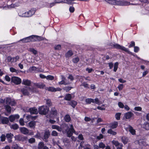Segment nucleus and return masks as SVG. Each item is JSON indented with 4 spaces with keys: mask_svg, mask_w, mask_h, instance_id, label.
I'll use <instances>...</instances> for the list:
<instances>
[{
    "mask_svg": "<svg viewBox=\"0 0 149 149\" xmlns=\"http://www.w3.org/2000/svg\"><path fill=\"white\" fill-rule=\"evenodd\" d=\"M109 45L111 46L112 48L116 49H117L125 51L129 54L132 56H134V54L130 51L128 49L123 46L120 45L118 43L111 42L109 43Z\"/></svg>",
    "mask_w": 149,
    "mask_h": 149,
    "instance_id": "obj_1",
    "label": "nucleus"
},
{
    "mask_svg": "<svg viewBox=\"0 0 149 149\" xmlns=\"http://www.w3.org/2000/svg\"><path fill=\"white\" fill-rule=\"evenodd\" d=\"M38 113L42 115H47L49 111V108L47 105H42L38 108Z\"/></svg>",
    "mask_w": 149,
    "mask_h": 149,
    "instance_id": "obj_2",
    "label": "nucleus"
},
{
    "mask_svg": "<svg viewBox=\"0 0 149 149\" xmlns=\"http://www.w3.org/2000/svg\"><path fill=\"white\" fill-rule=\"evenodd\" d=\"M36 10L34 8H31L28 11L22 14V16L26 17H31L36 12Z\"/></svg>",
    "mask_w": 149,
    "mask_h": 149,
    "instance_id": "obj_3",
    "label": "nucleus"
},
{
    "mask_svg": "<svg viewBox=\"0 0 149 149\" xmlns=\"http://www.w3.org/2000/svg\"><path fill=\"white\" fill-rule=\"evenodd\" d=\"M11 81L12 82L16 85L19 84L22 82V80L20 78L16 76L12 77L11 78Z\"/></svg>",
    "mask_w": 149,
    "mask_h": 149,
    "instance_id": "obj_4",
    "label": "nucleus"
},
{
    "mask_svg": "<svg viewBox=\"0 0 149 149\" xmlns=\"http://www.w3.org/2000/svg\"><path fill=\"white\" fill-rule=\"evenodd\" d=\"M50 135V132L48 130L45 131L42 140L45 142H47L48 141V139Z\"/></svg>",
    "mask_w": 149,
    "mask_h": 149,
    "instance_id": "obj_5",
    "label": "nucleus"
},
{
    "mask_svg": "<svg viewBox=\"0 0 149 149\" xmlns=\"http://www.w3.org/2000/svg\"><path fill=\"white\" fill-rule=\"evenodd\" d=\"M19 118L18 114L12 115L9 116L8 119L9 121L11 122H13L15 120H17Z\"/></svg>",
    "mask_w": 149,
    "mask_h": 149,
    "instance_id": "obj_6",
    "label": "nucleus"
},
{
    "mask_svg": "<svg viewBox=\"0 0 149 149\" xmlns=\"http://www.w3.org/2000/svg\"><path fill=\"white\" fill-rule=\"evenodd\" d=\"M37 69L38 68L34 66H33L29 68V71L30 72L32 73H36L38 72H41V71L38 69L37 70Z\"/></svg>",
    "mask_w": 149,
    "mask_h": 149,
    "instance_id": "obj_7",
    "label": "nucleus"
},
{
    "mask_svg": "<svg viewBox=\"0 0 149 149\" xmlns=\"http://www.w3.org/2000/svg\"><path fill=\"white\" fill-rule=\"evenodd\" d=\"M34 85L37 88L41 89H43L46 86L45 84L42 82L34 83Z\"/></svg>",
    "mask_w": 149,
    "mask_h": 149,
    "instance_id": "obj_8",
    "label": "nucleus"
},
{
    "mask_svg": "<svg viewBox=\"0 0 149 149\" xmlns=\"http://www.w3.org/2000/svg\"><path fill=\"white\" fill-rule=\"evenodd\" d=\"M29 111L31 114H37L38 113V110L35 107H31L29 108Z\"/></svg>",
    "mask_w": 149,
    "mask_h": 149,
    "instance_id": "obj_9",
    "label": "nucleus"
},
{
    "mask_svg": "<svg viewBox=\"0 0 149 149\" xmlns=\"http://www.w3.org/2000/svg\"><path fill=\"white\" fill-rule=\"evenodd\" d=\"M0 121L3 124H7L9 123V120L8 118L7 117L1 116Z\"/></svg>",
    "mask_w": 149,
    "mask_h": 149,
    "instance_id": "obj_10",
    "label": "nucleus"
},
{
    "mask_svg": "<svg viewBox=\"0 0 149 149\" xmlns=\"http://www.w3.org/2000/svg\"><path fill=\"white\" fill-rule=\"evenodd\" d=\"M50 113L51 115H52L54 116H57L58 112L57 109L55 107H52L50 111Z\"/></svg>",
    "mask_w": 149,
    "mask_h": 149,
    "instance_id": "obj_11",
    "label": "nucleus"
},
{
    "mask_svg": "<svg viewBox=\"0 0 149 149\" xmlns=\"http://www.w3.org/2000/svg\"><path fill=\"white\" fill-rule=\"evenodd\" d=\"M29 88L25 87L23 88L21 90V92L24 95H28L29 94Z\"/></svg>",
    "mask_w": 149,
    "mask_h": 149,
    "instance_id": "obj_12",
    "label": "nucleus"
},
{
    "mask_svg": "<svg viewBox=\"0 0 149 149\" xmlns=\"http://www.w3.org/2000/svg\"><path fill=\"white\" fill-rule=\"evenodd\" d=\"M19 130L21 132L24 134H29V130L26 127H21L20 128Z\"/></svg>",
    "mask_w": 149,
    "mask_h": 149,
    "instance_id": "obj_13",
    "label": "nucleus"
},
{
    "mask_svg": "<svg viewBox=\"0 0 149 149\" xmlns=\"http://www.w3.org/2000/svg\"><path fill=\"white\" fill-rule=\"evenodd\" d=\"M6 136L9 142L11 143L12 141V139L13 136V134L11 133H7L6 134Z\"/></svg>",
    "mask_w": 149,
    "mask_h": 149,
    "instance_id": "obj_14",
    "label": "nucleus"
},
{
    "mask_svg": "<svg viewBox=\"0 0 149 149\" xmlns=\"http://www.w3.org/2000/svg\"><path fill=\"white\" fill-rule=\"evenodd\" d=\"M134 114L131 112H128L124 114V116L126 119L130 118Z\"/></svg>",
    "mask_w": 149,
    "mask_h": 149,
    "instance_id": "obj_15",
    "label": "nucleus"
},
{
    "mask_svg": "<svg viewBox=\"0 0 149 149\" xmlns=\"http://www.w3.org/2000/svg\"><path fill=\"white\" fill-rule=\"evenodd\" d=\"M118 126V123L116 121L110 123L109 127L111 129H114L117 127Z\"/></svg>",
    "mask_w": 149,
    "mask_h": 149,
    "instance_id": "obj_16",
    "label": "nucleus"
},
{
    "mask_svg": "<svg viewBox=\"0 0 149 149\" xmlns=\"http://www.w3.org/2000/svg\"><path fill=\"white\" fill-rule=\"evenodd\" d=\"M77 104V102L74 100H72L68 102V104L71 106L73 108H75Z\"/></svg>",
    "mask_w": 149,
    "mask_h": 149,
    "instance_id": "obj_17",
    "label": "nucleus"
},
{
    "mask_svg": "<svg viewBox=\"0 0 149 149\" xmlns=\"http://www.w3.org/2000/svg\"><path fill=\"white\" fill-rule=\"evenodd\" d=\"M73 54V53L72 50H70L65 54V56L66 58H69L71 57Z\"/></svg>",
    "mask_w": 149,
    "mask_h": 149,
    "instance_id": "obj_18",
    "label": "nucleus"
},
{
    "mask_svg": "<svg viewBox=\"0 0 149 149\" xmlns=\"http://www.w3.org/2000/svg\"><path fill=\"white\" fill-rule=\"evenodd\" d=\"M44 100L45 101L47 107H50L52 105V103L51 101V100L50 99H45Z\"/></svg>",
    "mask_w": 149,
    "mask_h": 149,
    "instance_id": "obj_19",
    "label": "nucleus"
},
{
    "mask_svg": "<svg viewBox=\"0 0 149 149\" xmlns=\"http://www.w3.org/2000/svg\"><path fill=\"white\" fill-rule=\"evenodd\" d=\"M121 141L125 145L127 143L128 141V139L127 137L125 136H123L122 137Z\"/></svg>",
    "mask_w": 149,
    "mask_h": 149,
    "instance_id": "obj_20",
    "label": "nucleus"
},
{
    "mask_svg": "<svg viewBox=\"0 0 149 149\" xmlns=\"http://www.w3.org/2000/svg\"><path fill=\"white\" fill-rule=\"evenodd\" d=\"M72 98V96L71 94H66L64 98V100L66 101H70Z\"/></svg>",
    "mask_w": 149,
    "mask_h": 149,
    "instance_id": "obj_21",
    "label": "nucleus"
},
{
    "mask_svg": "<svg viewBox=\"0 0 149 149\" xmlns=\"http://www.w3.org/2000/svg\"><path fill=\"white\" fill-rule=\"evenodd\" d=\"M36 121L32 120L29 123V125L30 128H35L36 125Z\"/></svg>",
    "mask_w": 149,
    "mask_h": 149,
    "instance_id": "obj_22",
    "label": "nucleus"
},
{
    "mask_svg": "<svg viewBox=\"0 0 149 149\" xmlns=\"http://www.w3.org/2000/svg\"><path fill=\"white\" fill-rule=\"evenodd\" d=\"M36 41H40L44 40H47V39L45 38L41 37V36H38L36 35Z\"/></svg>",
    "mask_w": 149,
    "mask_h": 149,
    "instance_id": "obj_23",
    "label": "nucleus"
},
{
    "mask_svg": "<svg viewBox=\"0 0 149 149\" xmlns=\"http://www.w3.org/2000/svg\"><path fill=\"white\" fill-rule=\"evenodd\" d=\"M4 107L7 112L8 113H10L11 110V107L8 104L5 105Z\"/></svg>",
    "mask_w": 149,
    "mask_h": 149,
    "instance_id": "obj_24",
    "label": "nucleus"
},
{
    "mask_svg": "<svg viewBox=\"0 0 149 149\" xmlns=\"http://www.w3.org/2000/svg\"><path fill=\"white\" fill-rule=\"evenodd\" d=\"M129 131L130 133L133 135L136 134V131L133 129V127L130 125L129 126Z\"/></svg>",
    "mask_w": 149,
    "mask_h": 149,
    "instance_id": "obj_25",
    "label": "nucleus"
},
{
    "mask_svg": "<svg viewBox=\"0 0 149 149\" xmlns=\"http://www.w3.org/2000/svg\"><path fill=\"white\" fill-rule=\"evenodd\" d=\"M64 120L66 122H69L71 120V118L70 116L68 114H66L64 117Z\"/></svg>",
    "mask_w": 149,
    "mask_h": 149,
    "instance_id": "obj_26",
    "label": "nucleus"
},
{
    "mask_svg": "<svg viewBox=\"0 0 149 149\" xmlns=\"http://www.w3.org/2000/svg\"><path fill=\"white\" fill-rule=\"evenodd\" d=\"M22 84L28 86H29L31 84V82L28 80H23L22 81Z\"/></svg>",
    "mask_w": 149,
    "mask_h": 149,
    "instance_id": "obj_27",
    "label": "nucleus"
},
{
    "mask_svg": "<svg viewBox=\"0 0 149 149\" xmlns=\"http://www.w3.org/2000/svg\"><path fill=\"white\" fill-rule=\"evenodd\" d=\"M45 146V144L42 142H40L39 143L38 147V149H42Z\"/></svg>",
    "mask_w": 149,
    "mask_h": 149,
    "instance_id": "obj_28",
    "label": "nucleus"
},
{
    "mask_svg": "<svg viewBox=\"0 0 149 149\" xmlns=\"http://www.w3.org/2000/svg\"><path fill=\"white\" fill-rule=\"evenodd\" d=\"M143 128L146 130H149V123L146 122L143 124Z\"/></svg>",
    "mask_w": 149,
    "mask_h": 149,
    "instance_id": "obj_29",
    "label": "nucleus"
},
{
    "mask_svg": "<svg viewBox=\"0 0 149 149\" xmlns=\"http://www.w3.org/2000/svg\"><path fill=\"white\" fill-rule=\"evenodd\" d=\"M23 42H30L29 36L24 38L20 40Z\"/></svg>",
    "mask_w": 149,
    "mask_h": 149,
    "instance_id": "obj_30",
    "label": "nucleus"
},
{
    "mask_svg": "<svg viewBox=\"0 0 149 149\" xmlns=\"http://www.w3.org/2000/svg\"><path fill=\"white\" fill-rule=\"evenodd\" d=\"M30 42L36 41V35H32L29 36Z\"/></svg>",
    "mask_w": 149,
    "mask_h": 149,
    "instance_id": "obj_31",
    "label": "nucleus"
},
{
    "mask_svg": "<svg viewBox=\"0 0 149 149\" xmlns=\"http://www.w3.org/2000/svg\"><path fill=\"white\" fill-rule=\"evenodd\" d=\"M85 102L87 104H90L91 102L94 103V99L92 98H87L85 100Z\"/></svg>",
    "mask_w": 149,
    "mask_h": 149,
    "instance_id": "obj_32",
    "label": "nucleus"
},
{
    "mask_svg": "<svg viewBox=\"0 0 149 149\" xmlns=\"http://www.w3.org/2000/svg\"><path fill=\"white\" fill-rule=\"evenodd\" d=\"M113 144L116 147L120 145L121 143H120L117 141L113 140L112 141Z\"/></svg>",
    "mask_w": 149,
    "mask_h": 149,
    "instance_id": "obj_33",
    "label": "nucleus"
},
{
    "mask_svg": "<svg viewBox=\"0 0 149 149\" xmlns=\"http://www.w3.org/2000/svg\"><path fill=\"white\" fill-rule=\"evenodd\" d=\"M119 63L118 62H116L114 64L113 71L114 72H116L118 68Z\"/></svg>",
    "mask_w": 149,
    "mask_h": 149,
    "instance_id": "obj_34",
    "label": "nucleus"
},
{
    "mask_svg": "<svg viewBox=\"0 0 149 149\" xmlns=\"http://www.w3.org/2000/svg\"><path fill=\"white\" fill-rule=\"evenodd\" d=\"M10 127L11 129L14 130H16L19 128V127L17 124L15 123L12 125L10 126Z\"/></svg>",
    "mask_w": 149,
    "mask_h": 149,
    "instance_id": "obj_35",
    "label": "nucleus"
},
{
    "mask_svg": "<svg viewBox=\"0 0 149 149\" xmlns=\"http://www.w3.org/2000/svg\"><path fill=\"white\" fill-rule=\"evenodd\" d=\"M112 129H110L108 130L107 133L112 135H115L116 134L117 132L113 131Z\"/></svg>",
    "mask_w": 149,
    "mask_h": 149,
    "instance_id": "obj_36",
    "label": "nucleus"
},
{
    "mask_svg": "<svg viewBox=\"0 0 149 149\" xmlns=\"http://www.w3.org/2000/svg\"><path fill=\"white\" fill-rule=\"evenodd\" d=\"M29 51L31 52H32L34 55H36L38 53L37 51L33 48H30L29 49Z\"/></svg>",
    "mask_w": 149,
    "mask_h": 149,
    "instance_id": "obj_37",
    "label": "nucleus"
},
{
    "mask_svg": "<svg viewBox=\"0 0 149 149\" xmlns=\"http://www.w3.org/2000/svg\"><path fill=\"white\" fill-rule=\"evenodd\" d=\"M121 115V113H116L115 115L116 119L117 120H119L120 119V117Z\"/></svg>",
    "mask_w": 149,
    "mask_h": 149,
    "instance_id": "obj_38",
    "label": "nucleus"
},
{
    "mask_svg": "<svg viewBox=\"0 0 149 149\" xmlns=\"http://www.w3.org/2000/svg\"><path fill=\"white\" fill-rule=\"evenodd\" d=\"M46 79L49 80H53L54 79V77L52 75H49L47 76Z\"/></svg>",
    "mask_w": 149,
    "mask_h": 149,
    "instance_id": "obj_39",
    "label": "nucleus"
},
{
    "mask_svg": "<svg viewBox=\"0 0 149 149\" xmlns=\"http://www.w3.org/2000/svg\"><path fill=\"white\" fill-rule=\"evenodd\" d=\"M79 61V58L78 57L73 58L72 60L73 62L74 63H77Z\"/></svg>",
    "mask_w": 149,
    "mask_h": 149,
    "instance_id": "obj_40",
    "label": "nucleus"
},
{
    "mask_svg": "<svg viewBox=\"0 0 149 149\" xmlns=\"http://www.w3.org/2000/svg\"><path fill=\"white\" fill-rule=\"evenodd\" d=\"M72 88H73L71 86H65L63 88V89L64 90L67 92L70 91Z\"/></svg>",
    "mask_w": 149,
    "mask_h": 149,
    "instance_id": "obj_41",
    "label": "nucleus"
},
{
    "mask_svg": "<svg viewBox=\"0 0 149 149\" xmlns=\"http://www.w3.org/2000/svg\"><path fill=\"white\" fill-rule=\"evenodd\" d=\"M48 90L51 92H56V88L53 87H49L48 88Z\"/></svg>",
    "mask_w": 149,
    "mask_h": 149,
    "instance_id": "obj_42",
    "label": "nucleus"
},
{
    "mask_svg": "<svg viewBox=\"0 0 149 149\" xmlns=\"http://www.w3.org/2000/svg\"><path fill=\"white\" fill-rule=\"evenodd\" d=\"M19 146L16 143H13L12 146V149H18Z\"/></svg>",
    "mask_w": 149,
    "mask_h": 149,
    "instance_id": "obj_43",
    "label": "nucleus"
},
{
    "mask_svg": "<svg viewBox=\"0 0 149 149\" xmlns=\"http://www.w3.org/2000/svg\"><path fill=\"white\" fill-rule=\"evenodd\" d=\"M11 101V100L10 97H7L6 98V99L5 100V102L7 104L9 105Z\"/></svg>",
    "mask_w": 149,
    "mask_h": 149,
    "instance_id": "obj_44",
    "label": "nucleus"
},
{
    "mask_svg": "<svg viewBox=\"0 0 149 149\" xmlns=\"http://www.w3.org/2000/svg\"><path fill=\"white\" fill-rule=\"evenodd\" d=\"M68 131H70L72 132H75V131L74 129V127L72 124L70 125V128L69 129Z\"/></svg>",
    "mask_w": 149,
    "mask_h": 149,
    "instance_id": "obj_45",
    "label": "nucleus"
},
{
    "mask_svg": "<svg viewBox=\"0 0 149 149\" xmlns=\"http://www.w3.org/2000/svg\"><path fill=\"white\" fill-rule=\"evenodd\" d=\"M99 146L100 148H104L106 147L105 144L102 142H101L99 143Z\"/></svg>",
    "mask_w": 149,
    "mask_h": 149,
    "instance_id": "obj_46",
    "label": "nucleus"
},
{
    "mask_svg": "<svg viewBox=\"0 0 149 149\" xmlns=\"http://www.w3.org/2000/svg\"><path fill=\"white\" fill-rule=\"evenodd\" d=\"M6 136L4 134H2L0 137L1 141L3 142L5 141L6 138Z\"/></svg>",
    "mask_w": 149,
    "mask_h": 149,
    "instance_id": "obj_47",
    "label": "nucleus"
},
{
    "mask_svg": "<svg viewBox=\"0 0 149 149\" xmlns=\"http://www.w3.org/2000/svg\"><path fill=\"white\" fill-rule=\"evenodd\" d=\"M61 48V45L58 44L54 47V49L55 50H60Z\"/></svg>",
    "mask_w": 149,
    "mask_h": 149,
    "instance_id": "obj_48",
    "label": "nucleus"
},
{
    "mask_svg": "<svg viewBox=\"0 0 149 149\" xmlns=\"http://www.w3.org/2000/svg\"><path fill=\"white\" fill-rule=\"evenodd\" d=\"M100 101L98 99V98H96L95 99H94V102L93 103L98 105H100Z\"/></svg>",
    "mask_w": 149,
    "mask_h": 149,
    "instance_id": "obj_49",
    "label": "nucleus"
},
{
    "mask_svg": "<svg viewBox=\"0 0 149 149\" xmlns=\"http://www.w3.org/2000/svg\"><path fill=\"white\" fill-rule=\"evenodd\" d=\"M135 45V42L133 41H132L130 42V43L128 46V47L129 48H131L132 47H134Z\"/></svg>",
    "mask_w": 149,
    "mask_h": 149,
    "instance_id": "obj_50",
    "label": "nucleus"
},
{
    "mask_svg": "<svg viewBox=\"0 0 149 149\" xmlns=\"http://www.w3.org/2000/svg\"><path fill=\"white\" fill-rule=\"evenodd\" d=\"M10 71L11 72H15L17 73H18V72H19L18 70H17L15 68L13 67L10 68Z\"/></svg>",
    "mask_w": 149,
    "mask_h": 149,
    "instance_id": "obj_51",
    "label": "nucleus"
},
{
    "mask_svg": "<svg viewBox=\"0 0 149 149\" xmlns=\"http://www.w3.org/2000/svg\"><path fill=\"white\" fill-rule=\"evenodd\" d=\"M73 133L74 132H72L70 131H68L67 132V136L69 137H70L72 136Z\"/></svg>",
    "mask_w": 149,
    "mask_h": 149,
    "instance_id": "obj_52",
    "label": "nucleus"
},
{
    "mask_svg": "<svg viewBox=\"0 0 149 149\" xmlns=\"http://www.w3.org/2000/svg\"><path fill=\"white\" fill-rule=\"evenodd\" d=\"M58 3V2L55 1V2L51 3H50L49 4V6H48L49 8H51L52 6L55 5L56 3Z\"/></svg>",
    "mask_w": 149,
    "mask_h": 149,
    "instance_id": "obj_53",
    "label": "nucleus"
},
{
    "mask_svg": "<svg viewBox=\"0 0 149 149\" xmlns=\"http://www.w3.org/2000/svg\"><path fill=\"white\" fill-rule=\"evenodd\" d=\"M35 142V139L33 138H30L29 140V142L31 143H33Z\"/></svg>",
    "mask_w": 149,
    "mask_h": 149,
    "instance_id": "obj_54",
    "label": "nucleus"
},
{
    "mask_svg": "<svg viewBox=\"0 0 149 149\" xmlns=\"http://www.w3.org/2000/svg\"><path fill=\"white\" fill-rule=\"evenodd\" d=\"M51 135L53 136H58V133L55 130H53L52 132Z\"/></svg>",
    "mask_w": 149,
    "mask_h": 149,
    "instance_id": "obj_55",
    "label": "nucleus"
},
{
    "mask_svg": "<svg viewBox=\"0 0 149 149\" xmlns=\"http://www.w3.org/2000/svg\"><path fill=\"white\" fill-rule=\"evenodd\" d=\"M16 104V102L14 100H11L9 105H10L11 106H15Z\"/></svg>",
    "mask_w": 149,
    "mask_h": 149,
    "instance_id": "obj_56",
    "label": "nucleus"
},
{
    "mask_svg": "<svg viewBox=\"0 0 149 149\" xmlns=\"http://www.w3.org/2000/svg\"><path fill=\"white\" fill-rule=\"evenodd\" d=\"M80 86H83L84 87V88H89L88 87V84L86 83L85 82H83L80 85Z\"/></svg>",
    "mask_w": 149,
    "mask_h": 149,
    "instance_id": "obj_57",
    "label": "nucleus"
},
{
    "mask_svg": "<svg viewBox=\"0 0 149 149\" xmlns=\"http://www.w3.org/2000/svg\"><path fill=\"white\" fill-rule=\"evenodd\" d=\"M20 140L23 141H26L27 139V137L26 136H23L20 137Z\"/></svg>",
    "mask_w": 149,
    "mask_h": 149,
    "instance_id": "obj_58",
    "label": "nucleus"
},
{
    "mask_svg": "<svg viewBox=\"0 0 149 149\" xmlns=\"http://www.w3.org/2000/svg\"><path fill=\"white\" fill-rule=\"evenodd\" d=\"M142 109L141 107H136L134 108V110L135 111H141Z\"/></svg>",
    "mask_w": 149,
    "mask_h": 149,
    "instance_id": "obj_59",
    "label": "nucleus"
},
{
    "mask_svg": "<svg viewBox=\"0 0 149 149\" xmlns=\"http://www.w3.org/2000/svg\"><path fill=\"white\" fill-rule=\"evenodd\" d=\"M19 123L22 126H23L24 125V119L23 118H21L19 120Z\"/></svg>",
    "mask_w": 149,
    "mask_h": 149,
    "instance_id": "obj_60",
    "label": "nucleus"
},
{
    "mask_svg": "<svg viewBox=\"0 0 149 149\" xmlns=\"http://www.w3.org/2000/svg\"><path fill=\"white\" fill-rule=\"evenodd\" d=\"M69 10L70 13H73L74 12L75 9L74 7L72 6H71L69 8Z\"/></svg>",
    "mask_w": 149,
    "mask_h": 149,
    "instance_id": "obj_61",
    "label": "nucleus"
},
{
    "mask_svg": "<svg viewBox=\"0 0 149 149\" xmlns=\"http://www.w3.org/2000/svg\"><path fill=\"white\" fill-rule=\"evenodd\" d=\"M78 138L80 140H83L84 139L83 136L82 134H79Z\"/></svg>",
    "mask_w": 149,
    "mask_h": 149,
    "instance_id": "obj_62",
    "label": "nucleus"
},
{
    "mask_svg": "<svg viewBox=\"0 0 149 149\" xmlns=\"http://www.w3.org/2000/svg\"><path fill=\"white\" fill-rule=\"evenodd\" d=\"M123 85L122 84H120L119 85L118 88L119 91H120L122 90L123 88Z\"/></svg>",
    "mask_w": 149,
    "mask_h": 149,
    "instance_id": "obj_63",
    "label": "nucleus"
},
{
    "mask_svg": "<svg viewBox=\"0 0 149 149\" xmlns=\"http://www.w3.org/2000/svg\"><path fill=\"white\" fill-rule=\"evenodd\" d=\"M118 106L120 108H123L124 107V104L121 102H118Z\"/></svg>",
    "mask_w": 149,
    "mask_h": 149,
    "instance_id": "obj_64",
    "label": "nucleus"
}]
</instances>
